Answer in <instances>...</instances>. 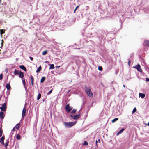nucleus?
I'll use <instances>...</instances> for the list:
<instances>
[{"instance_id":"nucleus-1","label":"nucleus","mask_w":149,"mask_h":149,"mask_svg":"<svg viewBox=\"0 0 149 149\" xmlns=\"http://www.w3.org/2000/svg\"><path fill=\"white\" fill-rule=\"evenodd\" d=\"M85 91L87 95L90 97H93V94L91 92L90 88L86 86H85Z\"/></svg>"},{"instance_id":"nucleus-2","label":"nucleus","mask_w":149,"mask_h":149,"mask_svg":"<svg viewBox=\"0 0 149 149\" xmlns=\"http://www.w3.org/2000/svg\"><path fill=\"white\" fill-rule=\"evenodd\" d=\"M76 123L77 121L69 122H65L64 123V126L66 128H69L74 125Z\"/></svg>"},{"instance_id":"nucleus-3","label":"nucleus","mask_w":149,"mask_h":149,"mask_svg":"<svg viewBox=\"0 0 149 149\" xmlns=\"http://www.w3.org/2000/svg\"><path fill=\"white\" fill-rule=\"evenodd\" d=\"M72 108L70 107L69 104H68L65 107V109L66 111L68 112H69L72 110Z\"/></svg>"},{"instance_id":"nucleus-4","label":"nucleus","mask_w":149,"mask_h":149,"mask_svg":"<svg viewBox=\"0 0 149 149\" xmlns=\"http://www.w3.org/2000/svg\"><path fill=\"white\" fill-rule=\"evenodd\" d=\"M70 116L74 120H77L80 118V114L76 115H70Z\"/></svg>"},{"instance_id":"nucleus-5","label":"nucleus","mask_w":149,"mask_h":149,"mask_svg":"<svg viewBox=\"0 0 149 149\" xmlns=\"http://www.w3.org/2000/svg\"><path fill=\"white\" fill-rule=\"evenodd\" d=\"M133 68L136 69L138 71L141 72H142V70L141 68V66L139 64H138L137 65L133 66Z\"/></svg>"},{"instance_id":"nucleus-6","label":"nucleus","mask_w":149,"mask_h":149,"mask_svg":"<svg viewBox=\"0 0 149 149\" xmlns=\"http://www.w3.org/2000/svg\"><path fill=\"white\" fill-rule=\"evenodd\" d=\"M6 103H4L2 105V106L0 107V109L2 111H4L6 110Z\"/></svg>"},{"instance_id":"nucleus-7","label":"nucleus","mask_w":149,"mask_h":149,"mask_svg":"<svg viewBox=\"0 0 149 149\" xmlns=\"http://www.w3.org/2000/svg\"><path fill=\"white\" fill-rule=\"evenodd\" d=\"M26 108L24 107L22 110V118H24L25 116V113H26Z\"/></svg>"},{"instance_id":"nucleus-8","label":"nucleus","mask_w":149,"mask_h":149,"mask_svg":"<svg viewBox=\"0 0 149 149\" xmlns=\"http://www.w3.org/2000/svg\"><path fill=\"white\" fill-rule=\"evenodd\" d=\"M30 76V79H31V84L32 86H33L34 85V78H33V77L31 75Z\"/></svg>"},{"instance_id":"nucleus-9","label":"nucleus","mask_w":149,"mask_h":149,"mask_svg":"<svg viewBox=\"0 0 149 149\" xmlns=\"http://www.w3.org/2000/svg\"><path fill=\"white\" fill-rule=\"evenodd\" d=\"M5 139V137L2 136L1 139L0 140V143H1L2 145H4V140Z\"/></svg>"},{"instance_id":"nucleus-10","label":"nucleus","mask_w":149,"mask_h":149,"mask_svg":"<svg viewBox=\"0 0 149 149\" xmlns=\"http://www.w3.org/2000/svg\"><path fill=\"white\" fill-rule=\"evenodd\" d=\"M19 76L20 78H21L22 79L24 77L23 73L21 71H20L19 74Z\"/></svg>"},{"instance_id":"nucleus-11","label":"nucleus","mask_w":149,"mask_h":149,"mask_svg":"<svg viewBox=\"0 0 149 149\" xmlns=\"http://www.w3.org/2000/svg\"><path fill=\"white\" fill-rule=\"evenodd\" d=\"M4 116L3 115V113L2 111L0 112V118L1 119L3 118Z\"/></svg>"},{"instance_id":"nucleus-12","label":"nucleus","mask_w":149,"mask_h":149,"mask_svg":"<svg viewBox=\"0 0 149 149\" xmlns=\"http://www.w3.org/2000/svg\"><path fill=\"white\" fill-rule=\"evenodd\" d=\"M20 68L24 70V71H26L27 70L26 67L24 65H21L19 67Z\"/></svg>"},{"instance_id":"nucleus-13","label":"nucleus","mask_w":149,"mask_h":149,"mask_svg":"<svg viewBox=\"0 0 149 149\" xmlns=\"http://www.w3.org/2000/svg\"><path fill=\"white\" fill-rule=\"evenodd\" d=\"M125 130V129L124 128H122L121 130H120L117 133V135H118L120 134L122 132H123Z\"/></svg>"},{"instance_id":"nucleus-14","label":"nucleus","mask_w":149,"mask_h":149,"mask_svg":"<svg viewBox=\"0 0 149 149\" xmlns=\"http://www.w3.org/2000/svg\"><path fill=\"white\" fill-rule=\"evenodd\" d=\"M6 87L7 89L8 90H9L11 88L10 85V84H6Z\"/></svg>"},{"instance_id":"nucleus-15","label":"nucleus","mask_w":149,"mask_h":149,"mask_svg":"<svg viewBox=\"0 0 149 149\" xmlns=\"http://www.w3.org/2000/svg\"><path fill=\"white\" fill-rule=\"evenodd\" d=\"M139 96L141 97L142 98H143L145 96L144 94L142 93H140L139 94Z\"/></svg>"},{"instance_id":"nucleus-16","label":"nucleus","mask_w":149,"mask_h":149,"mask_svg":"<svg viewBox=\"0 0 149 149\" xmlns=\"http://www.w3.org/2000/svg\"><path fill=\"white\" fill-rule=\"evenodd\" d=\"M45 79H46V78L45 77H42L40 81V83H43L44 82V81H45Z\"/></svg>"},{"instance_id":"nucleus-17","label":"nucleus","mask_w":149,"mask_h":149,"mask_svg":"<svg viewBox=\"0 0 149 149\" xmlns=\"http://www.w3.org/2000/svg\"><path fill=\"white\" fill-rule=\"evenodd\" d=\"M144 43L145 44V45L147 46H149V41L148 40H146L144 41Z\"/></svg>"},{"instance_id":"nucleus-18","label":"nucleus","mask_w":149,"mask_h":149,"mask_svg":"<svg viewBox=\"0 0 149 149\" xmlns=\"http://www.w3.org/2000/svg\"><path fill=\"white\" fill-rule=\"evenodd\" d=\"M20 127V124L18 123L17 124L15 127V129H17V130H18L19 129Z\"/></svg>"},{"instance_id":"nucleus-19","label":"nucleus","mask_w":149,"mask_h":149,"mask_svg":"<svg viewBox=\"0 0 149 149\" xmlns=\"http://www.w3.org/2000/svg\"><path fill=\"white\" fill-rule=\"evenodd\" d=\"M42 69V67L41 66H40L39 68H38L37 70L36 71V72L37 73H38Z\"/></svg>"},{"instance_id":"nucleus-20","label":"nucleus","mask_w":149,"mask_h":149,"mask_svg":"<svg viewBox=\"0 0 149 149\" xmlns=\"http://www.w3.org/2000/svg\"><path fill=\"white\" fill-rule=\"evenodd\" d=\"M19 71L16 69L14 70V74L15 75H17L19 74Z\"/></svg>"},{"instance_id":"nucleus-21","label":"nucleus","mask_w":149,"mask_h":149,"mask_svg":"<svg viewBox=\"0 0 149 149\" xmlns=\"http://www.w3.org/2000/svg\"><path fill=\"white\" fill-rule=\"evenodd\" d=\"M9 143V141H7L5 143H4V145L5 146L6 149L7 148V146L8 145Z\"/></svg>"},{"instance_id":"nucleus-22","label":"nucleus","mask_w":149,"mask_h":149,"mask_svg":"<svg viewBox=\"0 0 149 149\" xmlns=\"http://www.w3.org/2000/svg\"><path fill=\"white\" fill-rule=\"evenodd\" d=\"M50 67L49 68L50 69H54V64H50Z\"/></svg>"},{"instance_id":"nucleus-23","label":"nucleus","mask_w":149,"mask_h":149,"mask_svg":"<svg viewBox=\"0 0 149 149\" xmlns=\"http://www.w3.org/2000/svg\"><path fill=\"white\" fill-rule=\"evenodd\" d=\"M3 134V131L2 129L0 127V137H1L2 136Z\"/></svg>"},{"instance_id":"nucleus-24","label":"nucleus","mask_w":149,"mask_h":149,"mask_svg":"<svg viewBox=\"0 0 149 149\" xmlns=\"http://www.w3.org/2000/svg\"><path fill=\"white\" fill-rule=\"evenodd\" d=\"M5 29H0V33L1 34H4L5 33Z\"/></svg>"},{"instance_id":"nucleus-25","label":"nucleus","mask_w":149,"mask_h":149,"mask_svg":"<svg viewBox=\"0 0 149 149\" xmlns=\"http://www.w3.org/2000/svg\"><path fill=\"white\" fill-rule=\"evenodd\" d=\"M47 53V50L44 51L42 53L43 55H45Z\"/></svg>"},{"instance_id":"nucleus-26","label":"nucleus","mask_w":149,"mask_h":149,"mask_svg":"<svg viewBox=\"0 0 149 149\" xmlns=\"http://www.w3.org/2000/svg\"><path fill=\"white\" fill-rule=\"evenodd\" d=\"M76 111V109H73L71 111V113L73 114Z\"/></svg>"},{"instance_id":"nucleus-27","label":"nucleus","mask_w":149,"mask_h":149,"mask_svg":"<svg viewBox=\"0 0 149 149\" xmlns=\"http://www.w3.org/2000/svg\"><path fill=\"white\" fill-rule=\"evenodd\" d=\"M41 97V94L40 93H39L38 94L37 98V100H39Z\"/></svg>"},{"instance_id":"nucleus-28","label":"nucleus","mask_w":149,"mask_h":149,"mask_svg":"<svg viewBox=\"0 0 149 149\" xmlns=\"http://www.w3.org/2000/svg\"><path fill=\"white\" fill-rule=\"evenodd\" d=\"M118 120V118H115L114 119H113L112 120V122L114 123V122H115V121H116L117 120Z\"/></svg>"},{"instance_id":"nucleus-29","label":"nucleus","mask_w":149,"mask_h":149,"mask_svg":"<svg viewBox=\"0 0 149 149\" xmlns=\"http://www.w3.org/2000/svg\"><path fill=\"white\" fill-rule=\"evenodd\" d=\"M16 137L17 139L18 140H19L21 138L20 136V135L19 134H17L16 136Z\"/></svg>"},{"instance_id":"nucleus-30","label":"nucleus","mask_w":149,"mask_h":149,"mask_svg":"<svg viewBox=\"0 0 149 149\" xmlns=\"http://www.w3.org/2000/svg\"><path fill=\"white\" fill-rule=\"evenodd\" d=\"M3 77V74H0V80H1Z\"/></svg>"},{"instance_id":"nucleus-31","label":"nucleus","mask_w":149,"mask_h":149,"mask_svg":"<svg viewBox=\"0 0 149 149\" xmlns=\"http://www.w3.org/2000/svg\"><path fill=\"white\" fill-rule=\"evenodd\" d=\"M98 70L100 71L102 70L103 68L102 66H99L98 67Z\"/></svg>"},{"instance_id":"nucleus-32","label":"nucleus","mask_w":149,"mask_h":149,"mask_svg":"<svg viewBox=\"0 0 149 149\" xmlns=\"http://www.w3.org/2000/svg\"><path fill=\"white\" fill-rule=\"evenodd\" d=\"M22 82L24 86H25L26 82H25V79H23L22 81Z\"/></svg>"},{"instance_id":"nucleus-33","label":"nucleus","mask_w":149,"mask_h":149,"mask_svg":"<svg viewBox=\"0 0 149 149\" xmlns=\"http://www.w3.org/2000/svg\"><path fill=\"white\" fill-rule=\"evenodd\" d=\"M136 108L135 107L133 109V110L132 111V113H134L135 112H136Z\"/></svg>"},{"instance_id":"nucleus-34","label":"nucleus","mask_w":149,"mask_h":149,"mask_svg":"<svg viewBox=\"0 0 149 149\" xmlns=\"http://www.w3.org/2000/svg\"><path fill=\"white\" fill-rule=\"evenodd\" d=\"M88 144V143L86 141H85L84 142L83 145H87Z\"/></svg>"},{"instance_id":"nucleus-35","label":"nucleus","mask_w":149,"mask_h":149,"mask_svg":"<svg viewBox=\"0 0 149 149\" xmlns=\"http://www.w3.org/2000/svg\"><path fill=\"white\" fill-rule=\"evenodd\" d=\"M52 90L51 89L50 90V91L47 93V95H49L52 92Z\"/></svg>"},{"instance_id":"nucleus-36","label":"nucleus","mask_w":149,"mask_h":149,"mask_svg":"<svg viewBox=\"0 0 149 149\" xmlns=\"http://www.w3.org/2000/svg\"><path fill=\"white\" fill-rule=\"evenodd\" d=\"M2 42L1 43V47L0 48H1L3 46V43L4 42V41L3 40H2Z\"/></svg>"},{"instance_id":"nucleus-37","label":"nucleus","mask_w":149,"mask_h":149,"mask_svg":"<svg viewBox=\"0 0 149 149\" xmlns=\"http://www.w3.org/2000/svg\"><path fill=\"white\" fill-rule=\"evenodd\" d=\"M130 63H131L130 60H129L128 62V65L129 66H130Z\"/></svg>"},{"instance_id":"nucleus-38","label":"nucleus","mask_w":149,"mask_h":149,"mask_svg":"<svg viewBox=\"0 0 149 149\" xmlns=\"http://www.w3.org/2000/svg\"><path fill=\"white\" fill-rule=\"evenodd\" d=\"M29 58H30V59H31V61H33V58L32 57H31V56H30L29 57Z\"/></svg>"},{"instance_id":"nucleus-39","label":"nucleus","mask_w":149,"mask_h":149,"mask_svg":"<svg viewBox=\"0 0 149 149\" xmlns=\"http://www.w3.org/2000/svg\"><path fill=\"white\" fill-rule=\"evenodd\" d=\"M146 81H149V78H147L146 79Z\"/></svg>"},{"instance_id":"nucleus-40","label":"nucleus","mask_w":149,"mask_h":149,"mask_svg":"<svg viewBox=\"0 0 149 149\" xmlns=\"http://www.w3.org/2000/svg\"><path fill=\"white\" fill-rule=\"evenodd\" d=\"M79 6H80V5H79L78 6H77L75 8L76 9V10H77V9L79 7Z\"/></svg>"},{"instance_id":"nucleus-41","label":"nucleus","mask_w":149,"mask_h":149,"mask_svg":"<svg viewBox=\"0 0 149 149\" xmlns=\"http://www.w3.org/2000/svg\"><path fill=\"white\" fill-rule=\"evenodd\" d=\"M15 127H14V128L12 129V131H14V130H15Z\"/></svg>"},{"instance_id":"nucleus-42","label":"nucleus","mask_w":149,"mask_h":149,"mask_svg":"<svg viewBox=\"0 0 149 149\" xmlns=\"http://www.w3.org/2000/svg\"><path fill=\"white\" fill-rule=\"evenodd\" d=\"M97 141L96 140V146H97Z\"/></svg>"},{"instance_id":"nucleus-43","label":"nucleus","mask_w":149,"mask_h":149,"mask_svg":"<svg viewBox=\"0 0 149 149\" xmlns=\"http://www.w3.org/2000/svg\"><path fill=\"white\" fill-rule=\"evenodd\" d=\"M77 10H76V9H75V10H74V13H75V11H76Z\"/></svg>"},{"instance_id":"nucleus-44","label":"nucleus","mask_w":149,"mask_h":149,"mask_svg":"<svg viewBox=\"0 0 149 149\" xmlns=\"http://www.w3.org/2000/svg\"><path fill=\"white\" fill-rule=\"evenodd\" d=\"M86 7L87 8V9H89V6H86Z\"/></svg>"},{"instance_id":"nucleus-45","label":"nucleus","mask_w":149,"mask_h":149,"mask_svg":"<svg viewBox=\"0 0 149 149\" xmlns=\"http://www.w3.org/2000/svg\"><path fill=\"white\" fill-rule=\"evenodd\" d=\"M98 141H99V142H100V139H98Z\"/></svg>"},{"instance_id":"nucleus-46","label":"nucleus","mask_w":149,"mask_h":149,"mask_svg":"<svg viewBox=\"0 0 149 149\" xmlns=\"http://www.w3.org/2000/svg\"><path fill=\"white\" fill-rule=\"evenodd\" d=\"M148 125L149 126V122L148 123Z\"/></svg>"},{"instance_id":"nucleus-47","label":"nucleus","mask_w":149,"mask_h":149,"mask_svg":"<svg viewBox=\"0 0 149 149\" xmlns=\"http://www.w3.org/2000/svg\"><path fill=\"white\" fill-rule=\"evenodd\" d=\"M60 67V66H57V67H58V68H59V67Z\"/></svg>"},{"instance_id":"nucleus-48","label":"nucleus","mask_w":149,"mask_h":149,"mask_svg":"<svg viewBox=\"0 0 149 149\" xmlns=\"http://www.w3.org/2000/svg\"><path fill=\"white\" fill-rule=\"evenodd\" d=\"M123 86L124 87H125V86L124 85H123Z\"/></svg>"},{"instance_id":"nucleus-49","label":"nucleus","mask_w":149,"mask_h":149,"mask_svg":"<svg viewBox=\"0 0 149 149\" xmlns=\"http://www.w3.org/2000/svg\"><path fill=\"white\" fill-rule=\"evenodd\" d=\"M1 0H0V2H1Z\"/></svg>"},{"instance_id":"nucleus-50","label":"nucleus","mask_w":149,"mask_h":149,"mask_svg":"<svg viewBox=\"0 0 149 149\" xmlns=\"http://www.w3.org/2000/svg\"><path fill=\"white\" fill-rule=\"evenodd\" d=\"M1 51V50L0 49V51Z\"/></svg>"}]
</instances>
